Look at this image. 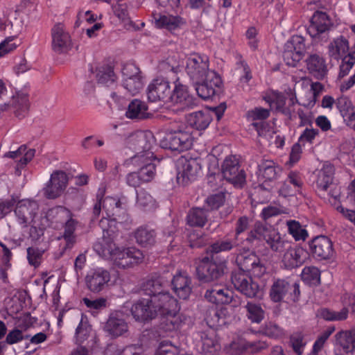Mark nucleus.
<instances>
[{"label":"nucleus","instance_id":"obj_37","mask_svg":"<svg viewBox=\"0 0 355 355\" xmlns=\"http://www.w3.org/2000/svg\"><path fill=\"white\" fill-rule=\"evenodd\" d=\"M164 281L161 277L146 280L142 286L144 293L151 297L161 295L166 291L164 289Z\"/></svg>","mask_w":355,"mask_h":355},{"label":"nucleus","instance_id":"obj_1","mask_svg":"<svg viewBox=\"0 0 355 355\" xmlns=\"http://www.w3.org/2000/svg\"><path fill=\"white\" fill-rule=\"evenodd\" d=\"M102 208L106 214V216L103 217L99 222L103 230V239L94 245L95 251L104 259L110 260L114 265L123 268L141 262L144 257L141 251L135 248L119 247L114 242L119 227L127 229L131 223L120 200L110 196L102 199L98 195L97 202L93 207L95 217L99 216Z\"/></svg>","mask_w":355,"mask_h":355},{"label":"nucleus","instance_id":"obj_20","mask_svg":"<svg viewBox=\"0 0 355 355\" xmlns=\"http://www.w3.org/2000/svg\"><path fill=\"white\" fill-rule=\"evenodd\" d=\"M170 83L164 78L154 79L148 87V98L152 102L167 103L171 93Z\"/></svg>","mask_w":355,"mask_h":355},{"label":"nucleus","instance_id":"obj_44","mask_svg":"<svg viewBox=\"0 0 355 355\" xmlns=\"http://www.w3.org/2000/svg\"><path fill=\"white\" fill-rule=\"evenodd\" d=\"M334 331V327H329L321 333L313 343L311 355H320L324 348L325 343Z\"/></svg>","mask_w":355,"mask_h":355},{"label":"nucleus","instance_id":"obj_52","mask_svg":"<svg viewBox=\"0 0 355 355\" xmlns=\"http://www.w3.org/2000/svg\"><path fill=\"white\" fill-rule=\"evenodd\" d=\"M90 331L91 327L88 324L86 318L82 315L80 323L76 329V343H82L87 338Z\"/></svg>","mask_w":355,"mask_h":355},{"label":"nucleus","instance_id":"obj_54","mask_svg":"<svg viewBox=\"0 0 355 355\" xmlns=\"http://www.w3.org/2000/svg\"><path fill=\"white\" fill-rule=\"evenodd\" d=\"M137 205L142 209H152L155 201L147 191L141 190L137 193Z\"/></svg>","mask_w":355,"mask_h":355},{"label":"nucleus","instance_id":"obj_60","mask_svg":"<svg viewBox=\"0 0 355 355\" xmlns=\"http://www.w3.org/2000/svg\"><path fill=\"white\" fill-rule=\"evenodd\" d=\"M329 191H328V201L329 202L334 205L338 206L340 202V199L341 196V189L340 187L333 184L329 187Z\"/></svg>","mask_w":355,"mask_h":355},{"label":"nucleus","instance_id":"obj_53","mask_svg":"<svg viewBox=\"0 0 355 355\" xmlns=\"http://www.w3.org/2000/svg\"><path fill=\"white\" fill-rule=\"evenodd\" d=\"M121 80L143 77L139 68L132 62H128L123 64L121 69Z\"/></svg>","mask_w":355,"mask_h":355},{"label":"nucleus","instance_id":"obj_30","mask_svg":"<svg viewBox=\"0 0 355 355\" xmlns=\"http://www.w3.org/2000/svg\"><path fill=\"white\" fill-rule=\"evenodd\" d=\"M281 171V168L272 160L265 159L262 160L258 165L257 173L259 179L264 181H271L277 178Z\"/></svg>","mask_w":355,"mask_h":355},{"label":"nucleus","instance_id":"obj_63","mask_svg":"<svg viewBox=\"0 0 355 355\" xmlns=\"http://www.w3.org/2000/svg\"><path fill=\"white\" fill-rule=\"evenodd\" d=\"M319 135V130L315 128H306L299 137V142L312 144L315 137Z\"/></svg>","mask_w":355,"mask_h":355},{"label":"nucleus","instance_id":"obj_41","mask_svg":"<svg viewBox=\"0 0 355 355\" xmlns=\"http://www.w3.org/2000/svg\"><path fill=\"white\" fill-rule=\"evenodd\" d=\"M319 314L321 318L327 321H343L348 318L349 310L345 306L339 311L322 309Z\"/></svg>","mask_w":355,"mask_h":355},{"label":"nucleus","instance_id":"obj_55","mask_svg":"<svg viewBox=\"0 0 355 355\" xmlns=\"http://www.w3.org/2000/svg\"><path fill=\"white\" fill-rule=\"evenodd\" d=\"M264 99L268 102L270 107H275L277 109H280L285 105V96L275 91H272L264 97Z\"/></svg>","mask_w":355,"mask_h":355},{"label":"nucleus","instance_id":"obj_8","mask_svg":"<svg viewBox=\"0 0 355 355\" xmlns=\"http://www.w3.org/2000/svg\"><path fill=\"white\" fill-rule=\"evenodd\" d=\"M225 262H216L212 258L204 257L197 267L199 279L205 282L219 279L224 273Z\"/></svg>","mask_w":355,"mask_h":355},{"label":"nucleus","instance_id":"obj_56","mask_svg":"<svg viewBox=\"0 0 355 355\" xmlns=\"http://www.w3.org/2000/svg\"><path fill=\"white\" fill-rule=\"evenodd\" d=\"M269 115L270 110L261 107H254L249 110L246 114L248 120L250 121H263L266 119Z\"/></svg>","mask_w":355,"mask_h":355},{"label":"nucleus","instance_id":"obj_48","mask_svg":"<svg viewBox=\"0 0 355 355\" xmlns=\"http://www.w3.org/2000/svg\"><path fill=\"white\" fill-rule=\"evenodd\" d=\"M252 125L255 127L259 137L266 139L270 144H272L275 132L271 125L263 121L253 123Z\"/></svg>","mask_w":355,"mask_h":355},{"label":"nucleus","instance_id":"obj_28","mask_svg":"<svg viewBox=\"0 0 355 355\" xmlns=\"http://www.w3.org/2000/svg\"><path fill=\"white\" fill-rule=\"evenodd\" d=\"M349 49V43L347 39L340 35L334 38L328 45V54L330 58L338 61L347 55Z\"/></svg>","mask_w":355,"mask_h":355},{"label":"nucleus","instance_id":"obj_29","mask_svg":"<svg viewBox=\"0 0 355 355\" xmlns=\"http://www.w3.org/2000/svg\"><path fill=\"white\" fill-rule=\"evenodd\" d=\"M306 67L309 73L318 79L324 77L327 68L324 59L317 54L310 55L306 60Z\"/></svg>","mask_w":355,"mask_h":355},{"label":"nucleus","instance_id":"obj_57","mask_svg":"<svg viewBox=\"0 0 355 355\" xmlns=\"http://www.w3.org/2000/svg\"><path fill=\"white\" fill-rule=\"evenodd\" d=\"M336 105L343 118H345L347 113L354 107L351 100L346 96L338 98L336 100Z\"/></svg>","mask_w":355,"mask_h":355},{"label":"nucleus","instance_id":"obj_39","mask_svg":"<svg viewBox=\"0 0 355 355\" xmlns=\"http://www.w3.org/2000/svg\"><path fill=\"white\" fill-rule=\"evenodd\" d=\"M260 331L266 336L275 340H280L286 336L285 330L273 322H267L261 326Z\"/></svg>","mask_w":355,"mask_h":355},{"label":"nucleus","instance_id":"obj_40","mask_svg":"<svg viewBox=\"0 0 355 355\" xmlns=\"http://www.w3.org/2000/svg\"><path fill=\"white\" fill-rule=\"evenodd\" d=\"M187 220L190 226L203 227L207 220V214L203 208H193L189 212Z\"/></svg>","mask_w":355,"mask_h":355},{"label":"nucleus","instance_id":"obj_24","mask_svg":"<svg viewBox=\"0 0 355 355\" xmlns=\"http://www.w3.org/2000/svg\"><path fill=\"white\" fill-rule=\"evenodd\" d=\"M169 98L167 103L178 105L182 110L192 107L195 104L194 98L189 94L187 87L180 83L175 84Z\"/></svg>","mask_w":355,"mask_h":355},{"label":"nucleus","instance_id":"obj_18","mask_svg":"<svg viewBox=\"0 0 355 355\" xmlns=\"http://www.w3.org/2000/svg\"><path fill=\"white\" fill-rule=\"evenodd\" d=\"M282 257L284 268L292 269L301 266L309 257L308 252L302 247L292 245L291 243L285 248Z\"/></svg>","mask_w":355,"mask_h":355},{"label":"nucleus","instance_id":"obj_17","mask_svg":"<svg viewBox=\"0 0 355 355\" xmlns=\"http://www.w3.org/2000/svg\"><path fill=\"white\" fill-rule=\"evenodd\" d=\"M334 351L336 355H352L355 352V327L342 330L334 336Z\"/></svg>","mask_w":355,"mask_h":355},{"label":"nucleus","instance_id":"obj_62","mask_svg":"<svg viewBox=\"0 0 355 355\" xmlns=\"http://www.w3.org/2000/svg\"><path fill=\"white\" fill-rule=\"evenodd\" d=\"M43 252L36 248H28L27 249V258L31 265L39 266Z\"/></svg>","mask_w":355,"mask_h":355},{"label":"nucleus","instance_id":"obj_25","mask_svg":"<svg viewBox=\"0 0 355 355\" xmlns=\"http://www.w3.org/2000/svg\"><path fill=\"white\" fill-rule=\"evenodd\" d=\"M104 331L112 337H118L128 331V324L121 311L110 313L103 327Z\"/></svg>","mask_w":355,"mask_h":355},{"label":"nucleus","instance_id":"obj_19","mask_svg":"<svg viewBox=\"0 0 355 355\" xmlns=\"http://www.w3.org/2000/svg\"><path fill=\"white\" fill-rule=\"evenodd\" d=\"M110 281V274L103 268H96L87 272L85 284L92 293H98L103 291Z\"/></svg>","mask_w":355,"mask_h":355},{"label":"nucleus","instance_id":"obj_4","mask_svg":"<svg viewBox=\"0 0 355 355\" xmlns=\"http://www.w3.org/2000/svg\"><path fill=\"white\" fill-rule=\"evenodd\" d=\"M255 239H263L272 251L279 253L283 252L290 243L276 229L261 223H257L247 238L250 242Z\"/></svg>","mask_w":355,"mask_h":355},{"label":"nucleus","instance_id":"obj_36","mask_svg":"<svg viewBox=\"0 0 355 355\" xmlns=\"http://www.w3.org/2000/svg\"><path fill=\"white\" fill-rule=\"evenodd\" d=\"M147 105L146 104L138 99L132 101L127 108L125 116L128 119H141L147 116Z\"/></svg>","mask_w":355,"mask_h":355},{"label":"nucleus","instance_id":"obj_26","mask_svg":"<svg viewBox=\"0 0 355 355\" xmlns=\"http://www.w3.org/2000/svg\"><path fill=\"white\" fill-rule=\"evenodd\" d=\"M310 248L313 254L319 259H329L334 253L332 242L325 236H317L313 239Z\"/></svg>","mask_w":355,"mask_h":355},{"label":"nucleus","instance_id":"obj_31","mask_svg":"<svg viewBox=\"0 0 355 355\" xmlns=\"http://www.w3.org/2000/svg\"><path fill=\"white\" fill-rule=\"evenodd\" d=\"M292 285L287 279H275L270 290V297L274 302H279L284 300Z\"/></svg>","mask_w":355,"mask_h":355},{"label":"nucleus","instance_id":"obj_14","mask_svg":"<svg viewBox=\"0 0 355 355\" xmlns=\"http://www.w3.org/2000/svg\"><path fill=\"white\" fill-rule=\"evenodd\" d=\"M152 21L154 26L160 29H165L171 33L183 28L187 24V19L179 15L169 13H152Z\"/></svg>","mask_w":355,"mask_h":355},{"label":"nucleus","instance_id":"obj_7","mask_svg":"<svg viewBox=\"0 0 355 355\" xmlns=\"http://www.w3.org/2000/svg\"><path fill=\"white\" fill-rule=\"evenodd\" d=\"M304 38L300 35H293L284 46V60L288 66H295L303 58L306 51Z\"/></svg>","mask_w":355,"mask_h":355},{"label":"nucleus","instance_id":"obj_32","mask_svg":"<svg viewBox=\"0 0 355 355\" xmlns=\"http://www.w3.org/2000/svg\"><path fill=\"white\" fill-rule=\"evenodd\" d=\"M330 21L327 15L321 11H317L311 18V24L308 28L312 37L325 32L329 26Z\"/></svg>","mask_w":355,"mask_h":355},{"label":"nucleus","instance_id":"obj_59","mask_svg":"<svg viewBox=\"0 0 355 355\" xmlns=\"http://www.w3.org/2000/svg\"><path fill=\"white\" fill-rule=\"evenodd\" d=\"M36 9V4L33 0H21L17 8L16 13L20 16L28 15Z\"/></svg>","mask_w":355,"mask_h":355},{"label":"nucleus","instance_id":"obj_50","mask_svg":"<svg viewBox=\"0 0 355 355\" xmlns=\"http://www.w3.org/2000/svg\"><path fill=\"white\" fill-rule=\"evenodd\" d=\"M97 80L99 83L109 85L115 80L114 71L111 67H101L98 69L96 74Z\"/></svg>","mask_w":355,"mask_h":355},{"label":"nucleus","instance_id":"obj_58","mask_svg":"<svg viewBox=\"0 0 355 355\" xmlns=\"http://www.w3.org/2000/svg\"><path fill=\"white\" fill-rule=\"evenodd\" d=\"M84 304L91 311H98L104 309L107 306V300L103 297L91 300L87 297L83 299Z\"/></svg>","mask_w":355,"mask_h":355},{"label":"nucleus","instance_id":"obj_47","mask_svg":"<svg viewBox=\"0 0 355 355\" xmlns=\"http://www.w3.org/2000/svg\"><path fill=\"white\" fill-rule=\"evenodd\" d=\"M288 232L296 241H304L307 236V232L304 229L299 222L296 220H288L286 222Z\"/></svg>","mask_w":355,"mask_h":355},{"label":"nucleus","instance_id":"obj_22","mask_svg":"<svg viewBox=\"0 0 355 355\" xmlns=\"http://www.w3.org/2000/svg\"><path fill=\"white\" fill-rule=\"evenodd\" d=\"M52 48L54 51L61 53L69 51L71 47V37L64 25L56 24L51 31Z\"/></svg>","mask_w":355,"mask_h":355},{"label":"nucleus","instance_id":"obj_33","mask_svg":"<svg viewBox=\"0 0 355 355\" xmlns=\"http://www.w3.org/2000/svg\"><path fill=\"white\" fill-rule=\"evenodd\" d=\"M186 120L191 128L205 130L211 121V116L209 111H198L188 114Z\"/></svg>","mask_w":355,"mask_h":355},{"label":"nucleus","instance_id":"obj_43","mask_svg":"<svg viewBox=\"0 0 355 355\" xmlns=\"http://www.w3.org/2000/svg\"><path fill=\"white\" fill-rule=\"evenodd\" d=\"M123 87L132 96L137 95L144 86L143 77L135 78L133 79L121 80Z\"/></svg>","mask_w":355,"mask_h":355},{"label":"nucleus","instance_id":"obj_64","mask_svg":"<svg viewBox=\"0 0 355 355\" xmlns=\"http://www.w3.org/2000/svg\"><path fill=\"white\" fill-rule=\"evenodd\" d=\"M291 343L294 352L298 355H301L306 344L302 335L300 334H293L291 338Z\"/></svg>","mask_w":355,"mask_h":355},{"label":"nucleus","instance_id":"obj_15","mask_svg":"<svg viewBox=\"0 0 355 355\" xmlns=\"http://www.w3.org/2000/svg\"><path fill=\"white\" fill-rule=\"evenodd\" d=\"M198 85L196 90L198 96L203 99L214 96L222 85L220 76L214 70H209L203 79Z\"/></svg>","mask_w":355,"mask_h":355},{"label":"nucleus","instance_id":"obj_9","mask_svg":"<svg viewBox=\"0 0 355 355\" xmlns=\"http://www.w3.org/2000/svg\"><path fill=\"white\" fill-rule=\"evenodd\" d=\"M193 141L190 129L180 128L168 133L165 139V148L171 150L183 151L189 149Z\"/></svg>","mask_w":355,"mask_h":355},{"label":"nucleus","instance_id":"obj_42","mask_svg":"<svg viewBox=\"0 0 355 355\" xmlns=\"http://www.w3.org/2000/svg\"><path fill=\"white\" fill-rule=\"evenodd\" d=\"M245 309L246 315L252 322L260 323L264 318V311L259 304L248 302Z\"/></svg>","mask_w":355,"mask_h":355},{"label":"nucleus","instance_id":"obj_3","mask_svg":"<svg viewBox=\"0 0 355 355\" xmlns=\"http://www.w3.org/2000/svg\"><path fill=\"white\" fill-rule=\"evenodd\" d=\"M151 303L157 316L160 317V327L164 331H178L190 324V317L180 313V306L178 300L168 291L151 297Z\"/></svg>","mask_w":355,"mask_h":355},{"label":"nucleus","instance_id":"obj_10","mask_svg":"<svg viewBox=\"0 0 355 355\" xmlns=\"http://www.w3.org/2000/svg\"><path fill=\"white\" fill-rule=\"evenodd\" d=\"M38 205L35 201L22 200L19 202L15 209L17 222L21 227L28 226L35 227Z\"/></svg>","mask_w":355,"mask_h":355},{"label":"nucleus","instance_id":"obj_49","mask_svg":"<svg viewBox=\"0 0 355 355\" xmlns=\"http://www.w3.org/2000/svg\"><path fill=\"white\" fill-rule=\"evenodd\" d=\"M237 245L236 238H234V239H225L213 243L210 246V250L214 253L230 251Z\"/></svg>","mask_w":355,"mask_h":355},{"label":"nucleus","instance_id":"obj_61","mask_svg":"<svg viewBox=\"0 0 355 355\" xmlns=\"http://www.w3.org/2000/svg\"><path fill=\"white\" fill-rule=\"evenodd\" d=\"M355 64V60L350 58V56L345 55L342 58L340 65L339 77L343 78L347 76Z\"/></svg>","mask_w":355,"mask_h":355},{"label":"nucleus","instance_id":"obj_45","mask_svg":"<svg viewBox=\"0 0 355 355\" xmlns=\"http://www.w3.org/2000/svg\"><path fill=\"white\" fill-rule=\"evenodd\" d=\"M302 279L307 284H317L320 279V270L315 266L305 267L302 272Z\"/></svg>","mask_w":355,"mask_h":355},{"label":"nucleus","instance_id":"obj_12","mask_svg":"<svg viewBox=\"0 0 355 355\" xmlns=\"http://www.w3.org/2000/svg\"><path fill=\"white\" fill-rule=\"evenodd\" d=\"M221 170L223 178L235 187H241L245 184L244 171L240 168L239 160L235 156L226 157Z\"/></svg>","mask_w":355,"mask_h":355},{"label":"nucleus","instance_id":"obj_21","mask_svg":"<svg viewBox=\"0 0 355 355\" xmlns=\"http://www.w3.org/2000/svg\"><path fill=\"white\" fill-rule=\"evenodd\" d=\"M233 294V291L227 288L215 286L206 291L205 297L213 304L232 303L233 306H237L241 304L240 297L238 296L234 297Z\"/></svg>","mask_w":355,"mask_h":355},{"label":"nucleus","instance_id":"obj_34","mask_svg":"<svg viewBox=\"0 0 355 355\" xmlns=\"http://www.w3.org/2000/svg\"><path fill=\"white\" fill-rule=\"evenodd\" d=\"M334 169L329 164H324L317 173L316 186L319 191H327L329 187L333 184Z\"/></svg>","mask_w":355,"mask_h":355},{"label":"nucleus","instance_id":"obj_11","mask_svg":"<svg viewBox=\"0 0 355 355\" xmlns=\"http://www.w3.org/2000/svg\"><path fill=\"white\" fill-rule=\"evenodd\" d=\"M231 281L236 290L248 297L257 296L259 286L252 278L244 271L236 270L232 272Z\"/></svg>","mask_w":355,"mask_h":355},{"label":"nucleus","instance_id":"obj_16","mask_svg":"<svg viewBox=\"0 0 355 355\" xmlns=\"http://www.w3.org/2000/svg\"><path fill=\"white\" fill-rule=\"evenodd\" d=\"M67 183V173L62 171H55L43 188V194L49 199H55L64 193Z\"/></svg>","mask_w":355,"mask_h":355},{"label":"nucleus","instance_id":"obj_27","mask_svg":"<svg viewBox=\"0 0 355 355\" xmlns=\"http://www.w3.org/2000/svg\"><path fill=\"white\" fill-rule=\"evenodd\" d=\"M191 280L186 272H177L172 280L173 289L175 294L183 300L187 299L191 293Z\"/></svg>","mask_w":355,"mask_h":355},{"label":"nucleus","instance_id":"obj_51","mask_svg":"<svg viewBox=\"0 0 355 355\" xmlns=\"http://www.w3.org/2000/svg\"><path fill=\"white\" fill-rule=\"evenodd\" d=\"M76 224V221L71 218L66 222L64 232L62 236L66 243L64 250L71 248L75 242L73 232L75 230Z\"/></svg>","mask_w":355,"mask_h":355},{"label":"nucleus","instance_id":"obj_13","mask_svg":"<svg viewBox=\"0 0 355 355\" xmlns=\"http://www.w3.org/2000/svg\"><path fill=\"white\" fill-rule=\"evenodd\" d=\"M238 270L251 273L254 277H260L266 272V267L261 259L254 252L246 251L236 257Z\"/></svg>","mask_w":355,"mask_h":355},{"label":"nucleus","instance_id":"obj_2","mask_svg":"<svg viewBox=\"0 0 355 355\" xmlns=\"http://www.w3.org/2000/svg\"><path fill=\"white\" fill-rule=\"evenodd\" d=\"M130 148L136 151L130 162L139 168V174L143 182L151 181L155 175V164L153 162L155 157L152 151L155 144V138L150 132H138L129 137Z\"/></svg>","mask_w":355,"mask_h":355},{"label":"nucleus","instance_id":"obj_46","mask_svg":"<svg viewBox=\"0 0 355 355\" xmlns=\"http://www.w3.org/2000/svg\"><path fill=\"white\" fill-rule=\"evenodd\" d=\"M27 24L28 21L24 17V16L17 15V17L8 24V26H9V33L11 34V36L17 37L24 30Z\"/></svg>","mask_w":355,"mask_h":355},{"label":"nucleus","instance_id":"obj_5","mask_svg":"<svg viewBox=\"0 0 355 355\" xmlns=\"http://www.w3.org/2000/svg\"><path fill=\"white\" fill-rule=\"evenodd\" d=\"M209 70V60L206 55L193 53L187 56L186 72L196 83H200Z\"/></svg>","mask_w":355,"mask_h":355},{"label":"nucleus","instance_id":"obj_23","mask_svg":"<svg viewBox=\"0 0 355 355\" xmlns=\"http://www.w3.org/2000/svg\"><path fill=\"white\" fill-rule=\"evenodd\" d=\"M131 313L135 320L142 322H148L157 317L151 298L139 300L133 304Z\"/></svg>","mask_w":355,"mask_h":355},{"label":"nucleus","instance_id":"obj_35","mask_svg":"<svg viewBox=\"0 0 355 355\" xmlns=\"http://www.w3.org/2000/svg\"><path fill=\"white\" fill-rule=\"evenodd\" d=\"M202 351L205 355H214L219 349L216 340L215 331L209 329L200 333Z\"/></svg>","mask_w":355,"mask_h":355},{"label":"nucleus","instance_id":"obj_38","mask_svg":"<svg viewBox=\"0 0 355 355\" xmlns=\"http://www.w3.org/2000/svg\"><path fill=\"white\" fill-rule=\"evenodd\" d=\"M135 237L139 245L147 247L155 243V232L147 227H140L136 230Z\"/></svg>","mask_w":355,"mask_h":355},{"label":"nucleus","instance_id":"obj_6","mask_svg":"<svg viewBox=\"0 0 355 355\" xmlns=\"http://www.w3.org/2000/svg\"><path fill=\"white\" fill-rule=\"evenodd\" d=\"M176 170L178 183L187 184L200 175L201 166L196 159L181 157L176 162Z\"/></svg>","mask_w":355,"mask_h":355}]
</instances>
